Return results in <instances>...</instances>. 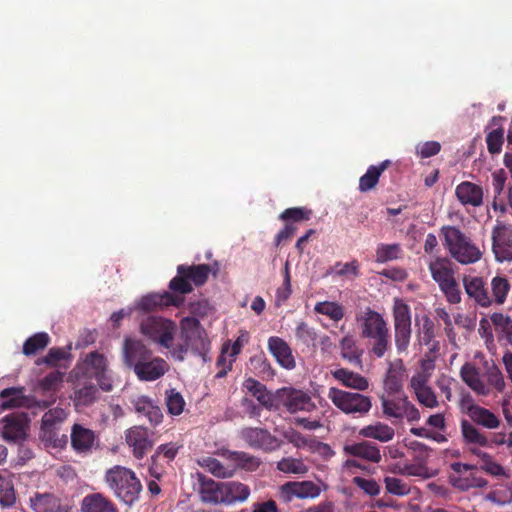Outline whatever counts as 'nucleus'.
I'll return each instance as SVG.
<instances>
[{"label": "nucleus", "mask_w": 512, "mask_h": 512, "mask_svg": "<svg viewBox=\"0 0 512 512\" xmlns=\"http://www.w3.org/2000/svg\"><path fill=\"white\" fill-rule=\"evenodd\" d=\"M107 361L103 354L94 351L88 353L74 369L76 377L100 379L106 373Z\"/></svg>", "instance_id": "obj_21"}, {"label": "nucleus", "mask_w": 512, "mask_h": 512, "mask_svg": "<svg viewBox=\"0 0 512 512\" xmlns=\"http://www.w3.org/2000/svg\"><path fill=\"white\" fill-rule=\"evenodd\" d=\"M504 143V129L498 127L490 131L486 136V144L488 152L492 155L499 154Z\"/></svg>", "instance_id": "obj_56"}, {"label": "nucleus", "mask_w": 512, "mask_h": 512, "mask_svg": "<svg viewBox=\"0 0 512 512\" xmlns=\"http://www.w3.org/2000/svg\"><path fill=\"white\" fill-rule=\"evenodd\" d=\"M240 437L248 446L272 452L281 447L282 441L272 435L267 429L258 427H245L240 431Z\"/></svg>", "instance_id": "obj_15"}, {"label": "nucleus", "mask_w": 512, "mask_h": 512, "mask_svg": "<svg viewBox=\"0 0 512 512\" xmlns=\"http://www.w3.org/2000/svg\"><path fill=\"white\" fill-rule=\"evenodd\" d=\"M353 483L369 496H377L380 493V485L374 479L356 476L353 478Z\"/></svg>", "instance_id": "obj_64"}, {"label": "nucleus", "mask_w": 512, "mask_h": 512, "mask_svg": "<svg viewBox=\"0 0 512 512\" xmlns=\"http://www.w3.org/2000/svg\"><path fill=\"white\" fill-rule=\"evenodd\" d=\"M210 272L209 264L178 265L177 275L170 280L169 289L181 295L188 294L193 291L192 284L197 287L204 285Z\"/></svg>", "instance_id": "obj_6"}, {"label": "nucleus", "mask_w": 512, "mask_h": 512, "mask_svg": "<svg viewBox=\"0 0 512 512\" xmlns=\"http://www.w3.org/2000/svg\"><path fill=\"white\" fill-rule=\"evenodd\" d=\"M449 481L452 484L453 487L462 490L467 491L471 488H483L487 485V480L476 476L473 473H469L468 475H450Z\"/></svg>", "instance_id": "obj_43"}, {"label": "nucleus", "mask_w": 512, "mask_h": 512, "mask_svg": "<svg viewBox=\"0 0 512 512\" xmlns=\"http://www.w3.org/2000/svg\"><path fill=\"white\" fill-rule=\"evenodd\" d=\"M474 426H481L488 430H494L500 427L501 420L491 410L477 404H470L466 410Z\"/></svg>", "instance_id": "obj_27"}, {"label": "nucleus", "mask_w": 512, "mask_h": 512, "mask_svg": "<svg viewBox=\"0 0 512 512\" xmlns=\"http://www.w3.org/2000/svg\"><path fill=\"white\" fill-rule=\"evenodd\" d=\"M355 321L359 334L366 340L369 353L382 358L391 349V333L384 315L371 307H365L356 313Z\"/></svg>", "instance_id": "obj_1"}, {"label": "nucleus", "mask_w": 512, "mask_h": 512, "mask_svg": "<svg viewBox=\"0 0 512 512\" xmlns=\"http://www.w3.org/2000/svg\"><path fill=\"white\" fill-rule=\"evenodd\" d=\"M198 481V494L203 503L213 505L223 504V482H216L203 474H198Z\"/></svg>", "instance_id": "obj_23"}, {"label": "nucleus", "mask_w": 512, "mask_h": 512, "mask_svg": "<svg viewBox=\"0 0 512 512\" xmlns=\"http://www.w3.org/2000/svg\"><path fill=\"white\" fill-rule=\"evenodd\" d=\"M341 356L349 363L355 366L362 365V351L358 348L356 341L350 337L345 336L340 341Z\"/></svg>", "instance_id": "obj_44"}, {"label": "nucleus", "mask_w": 512, "mask_h": 512, "mask_svg": "<svg viewBox=\"0 0 512 512\" xmlns=\"http://www.w3.org/2000/svg\"><path fill=\"white\" fill-rule=\"evenodd\" d=\"M460 376L462 380L476 393L480 395H487L489 393V389L480 379L479 372L473 364L465 363L461 367Z\"/></svg>", "instance_id": "obj_39"}, {"label": "nucleus", "mask_w": 512, "mask_h": 512, "mask_svg": "<svg viewBox=\"0 0 512 512\" xmlns=\"http://www.w3.org/2000/svg\"><path fill=\"white\" fill-rule=\"evenodd\" d=\"M435 338V324L433 320L424 316L422 318V326L418 332V341L421 345L431 346L430 351H437L439 349V343L434 341Z\"/></svg>", "instance_id": "obj_45"}, {"label": "nucleus", "mask_w": 512, "mask_h": 512, "mask_svg": "<svg viewBox=\"0 0 512 512\" xmlns=\"http://www.w3.org/2000/svg\"><path fill=\"white\" fill-rule=\"evenodd\" d=\"M277 411L285 408L290 414L311 412L316 408L310 394L294 387H282L276 390Z\"/></svg>", "instance_id": "obj_8"}, {"label": "nucleus", "mask_w": 512, "mask_h": 512, "mask_svg": "<svg viewBox=\"0 0 512 512\" xmlns=\"http://www.w3.org/2000/svg\"><path fill=\"white\" fill-rule=\"evenodd\" d=\"M460 430L463 442L467 446L474 445L484 448H493L505 445L506 442L505 432H493L487 435L466 419L461 421Z\"/></svg>", "instance_id": "obj_12"}, {"label": "nucleus", "mask_w": 512, "mask_h": 512, "mask_svg": "<svg viewBox=\"0 0 512 512\" xmlns=\"http://www.w3.org/2000/svg\"><path fill=\"white\" fill-rule=\"evenodd\" d=\"M358 434L366 439H374L381 443H387L394 438L395 430L384 422L376 421L372 424L363 426L359 430Z\"/></svg>", "instance_id": "obj_35"}, {"label": "nucleus", "mask_w": 512, "mask_h": 512, "mask_svg": "<svg viewBox=\"0 0 512 512\" xmlns=\"http://www.w3.org/2000/svg\"><path fill=\"white\" fill-rule=\"evenodd\" d=\"M391 165L390 160H384L379 165H371L366 173L359 179V190L367 192L373 189L381 176V174Z\"/></svg>", "instance_id": "obj_41"}, {"label": "nucleus", "mask_w": 512, "mask_h": 512, "mask_svg": "<svg viewBox=\"0 0 512 512\" xmlns=\"http://www.w3.org/2000/svg\"><path fill=\"white\" fill-rule=\"evenodd\" d=\"M439 288L444 294L448 303L458 304L461 302V290L456 279L440 285Z\"/></svg>", "instance_id": "obj_62"}, {"label": "nucleus", "mask_w": 512, "mask_h": 512, "mask_svg": "<svg viewBox=\"0 0 512 512\" xmlns=\"http://www.w3.org/2000/svg\"><path fill=\"white\" fill-rule=\"evenodd\" d=\"M268 349L283 368L289 370L295 368L296 362L292 350L285 340L277 336L270 337Z\"/></svg>", "instance_id": "obj_29"}, {"label": "nucleus", "mask_w": 512, "mask_h": 512, "mask_svg": "<svg viewBox=\"0 0 512 512\" xmlns=\"http://www.w3.org/2000/svg\"><path fill=\"white\" fill-rule=\"evenodd\" d=\"M314 311L318 314L325 315L331 320L338 322L344 317V308L337 302L323 301L318 302L314 306Z\"/></svg>", "instance_id": "obj_50"}, {"label": "nucleus", "mask_w": 512, "mask_h": 512, "mask_svg": "<svg viewBox=\"0 0 512 512\" xmlns=\"http://www.w3.org/2000/svg\"><path fill=\"white\" fill-rule=\"evenodd\" d=\"M64 372L59 370H54L41 378L37 387L44 395H49L50 399H55V393L60 390L63 380H64Z\"/></svg>", "instance_id": "obj_40"}, {"label": "nucleus", "mask_w": 512, "mask_h": 512, "mask_svg": "<svg viewBox=\"0 0 512 512\" xmlns=\"http://www.w3.org/2000/svg\"><path fill=\"white\" fill-rule=\"evenodd\" d=\"M295 337L303 345L309 347L314 345L317 339V333L314 328L310 327L305 322H300L295 328Z\"/></svg>", "instance_id": "obj_55"}, {"label": "nucleus", "mask_w": 512, "mask_h": 512, "mask_svg": "<svg viewBox=\"0 0 512 512\" xmlns=\"http://www.w3.org/2000/svg\"><path fill=\"white\" fill-rule=\"evenodd\" d=\"M243 387L257 399L263 408L277 412L276 391H269L266 385L251 377L244 381Z\"/></svg>", "instance_id": "obj_26"}, {"label": "nucleus", "mask_w": 512, "mask_h": 512, "mask_svg": "<svg viewBox=\"0 0 512 512\" xmlns=\"http://www.w3.org/2000/svg\"><path fill=\"white\" fill-rule=\"evenodd\" d=\"M381 407L384 416L388 419H395L397 422H402L406 419L409 423L420 420L419 410L405 395L382 396Z\"/></svg>", "instance_id": "obj_10"}, {"label": "nucleus", "mask_w": 512, "mask_h": 512, "mask_svg": "<svg viewBox=\"0 0 512 512\" xmlns=\"http://www.w3.org/2000/svg\"><path fill=\"white\" fill-rule=\"evenodd\" d=\"M31 507L35 512H67L61 507L60 500L53 494H36L31 498Z\"/></svg>", "instance_id": "obj_42"}, {"label": "nucleus", "mask_w": 512, "mask_h": 512, "mask_svg": "<svg viewBox=\"0 0 512 512\" xmlns=\"http://www.w3.org/2000/svg\"><path fill=\"white\" fill-rule=\"evenodd\" d=\"M50 342V337L45 332H39L29 337L23 344V354L26 356L35 355L38 351L45 349Z\"/></svg>", "instance_id": "obj_47"}, {"label": "nucleus", "mask_w": 512, "mask_h": 512, "mask_svg": "<svg viewBox=\"0 0 512 512\" xmlns=\"http://www.w3.org/2000/svg\"><path fill=\"white\" fill-rule=\"evenodd\" d=\"M66 418V411L60 407L49 409L44 413L41 419L39 437L46 446L62 449L67 445V435L60 433L61 425Z\"/></svg>", "instance_id": "obj_7"}, {"label": "nucleus", "mask_w": 512, "mask_h": 512, "mask_svg": "<svg viewBox=\"0 0 512 512\" xmlns=\"http://www.w3.org/2000/svg\"><path fill=\"white\" fill-rule=\"evenodd\" d=\"M455 193L463 205L478 207L483 203V189L472 182H461L456 187Z\"/></svg>", "instance_id": "obj_34"}, {"label": "nucleus", "mask_w": 512, "mask_h": 512, "mask_svg": "<svg viewBox=\"0 0 512 512\" xmlns=\"http://www.w3.org/2000/svg\"><path fill=\"white\" fill-rule=\"evenodd\" d=\"M165 403L167 410L171 415H180L185 407V400L180 392L175 389L166 391Z\"/></svg>", "instance_id": "obj_52"}, {"label": "nucleus", "mask_w": 512, "mask_h": 512, "mask_svg": "<svg viewBox=\"0 0 512 512\" xmlns=\"http://www.w3.org/2000/svg\"><path fill=\"white\" fill-rule=\"evenodd\" d=\"M320 493V487L312 481H290L279 488V498L285 503L291 502L293 498L313 499L318 497Z\"/></svg>", "instance_id": "obj_18"}, {"label": "nucleus", "mask_w": 512, "mask_h": 512, "mask_svg": "<svg viewBox=\"0 0 512 512\" xmlns=\"http://www.w3.org/2000/svg\"><path fill=\"white\" fill-rule=\"evenodd\" d=\"M184 298L175 293L164 291L163 293H150L143 296L137 303V308L144 312H150L164 307H180Z\"/></svg>", "instance_id": "obj_20"}, {"label": "nucleus", "mask_w": 512, "mask_h": 512, "mask_svg": "<svg viewBox=\"0 0 512 512\" xmlns=\"http://www.w3.org/2000/svg\"><path fill=\"white\" fill-rule=\"evenodd\" d=\"M168 370L167 362L160 357H153V354L143 363L137 365L134 373L141 381H155L161 378Z\"/></svg>", "instance_id": "obj_25"}, {"label": "nucleus", "mask_w": 512, "mask_h": 512, "mask_svg": "<svg viewBox=\"0 0 512 512\" xmlns=\"http://www.w3.org/2000/svg\"><path fill=\"white\" fill-rule=\"evenodd\" d=\"M3 438L10 442H19L26 439L29 420L25 413H12L3 419Z\"/></svg>", "instance_id": "obj_19"}, {"label": "nucleus", "mask_w": 512, "mask_h": 512, "mask_svg": "<svg viewBox=\"0 0 512 512\" xmlns=\"http://www.w3.org/2000/svg\"><path fill=\"white\" fill-rule=\"evenodd\" d=\"M386 491L396 496H405L410 492L409 485L400 478L387 476L384 478Z\"/></svg>", "instance_id": "obj_58"}, {"label": "nucleus", "mask_w": 512, "mask_h": 512, "mask_svg": "<svg viewBox=\"0 0 512 512\" xmlns=\"http://www.w3.org/2000/svg\"><path fill=\"white\" fill-rule=\"evenodd\" d=\"M443 246L451 258L462 265L478 262L482 258V251L459 227L445 225L440 228Z\"/></svg>", "instance_id": "obj_3"}, {"label": "nucleus", "mask_w": 512, "mask_h": 512, "mask_svg": "<svg viewBox=\"0 0 512 512\" xmlns=\"http://www.w3.org/2000/svg\"><path fill=\"white\" fill-rule=\"evenodd\" d=\"M250 341V334L247 330L241 329L238 331L236 340L231 344L230 340H227L221 350V354L217 359V366L222 367L216 374L217 378L226 376L228 371L232 369V363L235 358L241 353L243 347Z\"/></svg>", "instance_id": "obj_14"}, {"label": "nucleus", "mask_w": 512, "mask_h": 512, "mask_svg": "<svg viewBox=\"0 0 512 512\" xmlns=\"http://www.w3.org/2000/svg\"><path fill=\"white\" fill-rule=\"evenodd\" d=\"M15 501L16 496L12 483L0 476V505L3 508L11 507Z\"/></svg>", "instance_id": "obj_57"}, {"label": "nucleus", "mask_w": 512, "mask_h": 512, "mask_svg": "<svg viewBox=\"0 0 512 512\" xmlns=\"http://www.w3.org/2000/svg\"><path fill=\"white\" fill-rule=\"evenodd\" d=\"M491 321L497 331H501L506 335L510 344H512V320L502 313H494L491 316Z\"/></svg>", "instance_id": "obj_60"}, {"label": "nucleus", "mask_w": 512, "mask_h": 512, "mask_svg": "<svg viewBox=\"0 0 512 512\" xmlns=\"http://www.w3.org/2000/svg\"><path fill=\"white\" fill-rule=\"evenodd\" d=\"M180 447V445L173 442L162 444L158 446L155 454L151 456L150 461L155 463L160 455H163V457H165L168 461H172L176 457Z\"/></svg>", "instance_id": "obj_63"}, {"label": "nucleus", "mask_w": 512, "mask_h": 512, "mask_svg": "<svg viewBox=\"0 0 512 512\" xmlns=\"http://www.w3.org/2000/svg\"><path fill=\"white\" fill-rule=\"evenodd\" d=\"M411 327H394V341L398 353L406 352L411 339Z\"/></svg>", "instance_id": "obj_59"}, {"label": "nucleus", "mask_w": 512, "mask_h": 512, "mask_svg": "<svg viewBox=\"0 0 512 512\" xmlns=\"http://www.w3.org/2000/svg\"><path fill=\"white\" fill-rule=\"evenodd\" d=\"M463 285L466 294L482 307H489L492 303L503 304L510 290L509 281L501 276L491 280V293L482 277L465 275Z\"/></svg>", "instance_id": "obj_2"}, {"label": "nucleus", "mask_w": 512, "mask_h": 512, "mask_svg": "<svg viewBox=\"0 0 512 512\" xmlns=\"http://www.w3.org/2000/svg\"><path fill=\"white\" fill-rule=\"evenodd\" d=\"M71 446L78 453L91 451L96 441V434L93 430L75 423L71 429Z\"/></svg>", "instance_id": "obj_28"}, {"label": "nucleus", "mask_w": 512, "mask_h": 512, "mask_svg": "<svg viewBox=\"0 0 512 512\" xmlns=\"http://www.w3.org/2000/svg\"><path fill=\"white\" fill-rule=\"evenodd\" d=\"M392 315L394 327H411L410 307L402 299H394Z\"/></svg>", "instance_id": "obj_46"}, {"label": "nucleus", "mask_w": 512, "mask_h": 512, "mask_svg": "<svg viewBox=\"0 0 512 512\" xmlns=\"http://www.w3.org/2000/svg\"><path fill=\"white\" fill-rule=\"evenodd\" d=\"M74 406L79 409L92 405L98 398V389L92 382H78L71 397Z\"/></svg>", "instance_id": "obj_36"}, {"label": "nucleus", "mask_w": 512, "mask_h": 512, "mask_svg": "<svg viewBox=\"0 0 512 512\" xmlns=\"http://www.w3.org/2000/svg\"><path fill=\"white\" fill-rule=\"evenodd\" d=\"M278 470L284 473L306 474L308 467L300 459L283 458L277 463Z\"/></svg>", "instance_id": "obj_53"}, {"label": "nucleus", "mask_w": 512, "mask_h": 512, "mask_svg": "<svg viewBox=\"0 0 512 512\" xmlns=\"http://www.w3.org/2000/svg\"><path fill=\"white\" fill-rule=\"evenodd\" d=\"M181 340L185 341L191 348V351L204 357L210 349L205 329L195 317H185L180 322Z\"/></svg>", "instance_id": "obj_11"}, {"label": "nucleus", "mask_w": 512, "mask_h": 512, "mask_svg": "<svg viewBox=\"0 0 512 512\" xmlns=\"http://www.w3.org/2000/svg\"><path fill=\"white\" fill-rule=\"evenodd\" d=\"M404 368L402 361L391 363L384 379V389L389 396L401 392L403 387Z\"/></svg>", "instance_id": "obj_37"}, {"label": "nucleus", "mask_w": 512, "mask_h": 512, "mask_svg": "<svg viewBox=\"0 0 512 512\" xmlns=\"http://www.w3.org/2000/svg\"><path fill=\"white\" fill-rule=\"evenodd\" d=\"M428 268L438 286L455 279L454 263L448 257H436L429 262Z\"/></svg>", "instance_id": "obj_30"}, {"label": "nucleus", "mask_w": 512, "mask_h": 512, "mask_svg": "<svg viewBox=\"0 0 512 512\" xmlns=\"http://www.w3.org/2000/svg\"><path fill=\"white\" fill-rule=\"evenodd\" d=\"M311 211L304 207H293L284 210L280 215L279 219L283 221L302 222L309 220Z\"/></svg>", "instance_id": "obj_61"}, {"label": "nucleus", "mask_w": 512, "mask_h": 512, "mask_svg": "<svg viewBox=\"0 0 512 512\" xmlns=\"http://www.w3.org/2000/svg\"><path fill=\"white\" fill-rule=\"evenodd\" d=\"M343 452L347 456L361 458L375 464L380 463L382 460L379 447L375 443L367 440L346 444L343 447Z\"/></svg>", "instance_id": "obj_24"}, {"label": "nucleus", "mask_w": 512, "mask_h": 512, "mask_svg": "<svg viewBox=\"0 0 512 512\" xmlns=\"http://www.w3.org/2000/svg\"><path fill=\"white\" fill-rule=\"evenodd\" d=\"M229 459L234 461L240 468L254 471L260 466L257 457L243 451H233L229 454Z\"/></svg>", "instance_id": "obj_51"}, {"label": "nucleus", "mask_w": 512, "mask_h": 512, "mask_svg": "<svg viewBox=\"0 0 512 512\" xmlns=\"http://www.w3.org/2000/svg\"><path fill=\"white\" fill-rule=\"evenodd\" d=\"M492 250L499 262L512 261V226L497 222L492 230Z\"/></svg>", "instance_id": "obj_16"}, {"label": "nucleus", "mask_w": 512, "mask_h": 512, "mask_svg": "<svg viewBox=\"0 0 512 512\" xmlns=\"http://www.w3.org/2000/svg\"><path fill=\"white\" fill-rule=\"evenodd\" d=\"M81 512H118V509L104 494L91 493L82 499Z\"/></svg>", "instance_id": "obj_32"}, {"label": "nucleus", "mask_w": 512, "mask_h": 512, "mask_svg": "<svg viewBox=\"0 0 512 512\" xmlns=\"http://www.w3.org/2000/svg\"><path fill=\"white\" fill-rule=\"evenodd\" d=\"M223 493V504L233 505L245 502L249 498L251 490L247 484L242 482L226 481L223 482Z\"/></svg>", "instance_id": "obj_33"}, {"label": "nucleus", "mask_w": 512, "mask_h": 512, "mask_svg": "<svg viewBox=\"0 0 512 512\" xmlns=\"http://www.w3.org/2000/svg\"><path fill=\"white\" fill-rule=\"evenodd\" d=\"M135 412L148 419L152 426H157L163 420V413L158 405L147 396H140L133 401Z\"/></svg>", "instance_id": "obj_31"}, {"label": "nucleus", "mask_w": 512, "mask_h": 512, "mask_svg": "<svg viewBox=\"0 0 512 512\" xmlns=\"http://www.w3.org/2000/svg\"><path fill=\"white\" fill-rule=\"evenodd\" d=\"M291 293H292L291 278H290L288 262H286L285 269H284L283 283L276 291L275 305L278 307L283 305L289 299Z\"/></svg>", "instance_id": "obj_54"}, {"label": "nucleus", "mask_w": 512, "mask_h": 512, "mask_svg": "<svg viewBox=\"0 0 512 512\" xmlns=\"http://www.w3.org/2000/svg\"><path fill=\"white\" fill-rule=\"evenodd\" d=\"M403 250L398 243L384 244L381 243L376 249V262L386 263L388 261L397 260L402 257Z\"/></svg>", "instance_id": "obj_48"}, {"label": "nucleus", "mask_w": 512, "mask_h": 512, "mask_svg": "<svg viewBox=\"0 0 512 512\" xmlns=\"http://www.w3.org/2000/svg\"><path fill=\"white\" fill-rule=\"evenodd\" d=\"M327 397L341 412L354 417H363L372 408L371 398L358 392H349L336 387H330Z\"/></svg>", "instance_id": "obj_5"}, {"label": "nucleus", "mask_w": 512, "mask_h": 512, "mask_svg": "<svg viewBox=\"0 0 512 512\" xmlns=\"http://www.w3.org/2000/svg\"><path fill=\"white\" fill-rule=\"evenodd\" d=\"M105 482L114 495L127 505L134 504L143 489L135 472L120 465H115L106 471Z\"/></svg>", "instance_id": "obj_4"}, {"label": "nucleus", "mask_w": 512, "mask_h": 512, "mask_svg": "<svg viewBox=\"0 0 512 512\" xmlns=\"http://www.w3.org/2000/svg\"><path fill=\"white\" fill-rule=\"evenodd\" d=\"M198 464L210 472L212 475L218 478H229L232 477L233 472L226 468L219 460L216 458L206 456L202 457L198 460Z\"/></svg>", "instance_id": "obj_49"}, {"label": "nucleus", "mask_w": 512, "mask_h": 512, "mask_svg": "<svg viewBox=\"0 0 512 512\" xmlns=\"http://www.w3.org/2000/svg\"><path fill=\"white\" fill-rule=\"evenodd\" d=\"M152 351L147 348L140 340L126 338L123 346V361L128 368L136 370L137 365L146 361Z\"/></svg>", "instance_id": "obj_22"}, {"label": "nucleus", "mask_w": 512, "mask_h": 512, "mask_svg": "<svg viewBox=\"0 0 512 512\" xmlns=\"http://www.w3.org/2000/svg\"><path fill=\"white\" fill-rule=\"evenodd\" d=\"M142 334L164 348H171L177 326L174 321L162 317L149 316L142 321L140 326Z\"/></svg>", "instance_id": "obj_9"}, {"label": "nucleus", "mask_w": 512, "mask_h": 512, "mask_svg": "<svg viewBox=\"0 0 512 512\" xmlns=\"http://www.w3.org/2000/svg\"><path fill=\"white\" fill-rule=\"evenodd\" d=\"M332 376L344 386L354 390L365 391L369 387L367 378L346 368L332 371Z\"/></svg>", "instance_id": "obj_38"}, {"label": "nucleus", "mask_w": 512, "mask_h": 512, "mask_svg": "<svg viewBox=\"0 0 512 512\" xmlns=\"http://www.w3.org/2000/svg\"><path fill=\"white\" fill-rule=\"evenodd\" d=\"M125 441L136 459H142L153 447L152 433L143 426H133L126 430Z\"/></svg>", "instance_id": "obj_17"}, {"label": "nucleus", "mask_w": 512, "mask_h": 512, "mask_svg": "<svg viewBox=\"0 0 512 512\" xmlns=\"http://www.w3.org/2000/svg\"><path fill=\"white\" fill-rule=\"evenodd\" d=\"M24 391V387H9L3 389L0 392V399L2 400L1 407L3 409H12L19 407L27 409L39 407L41 409H46L55 402V399L37 400L33 396L24 395Z\"/></svg>", "instance_id": "obj_13"}]
</instances>
